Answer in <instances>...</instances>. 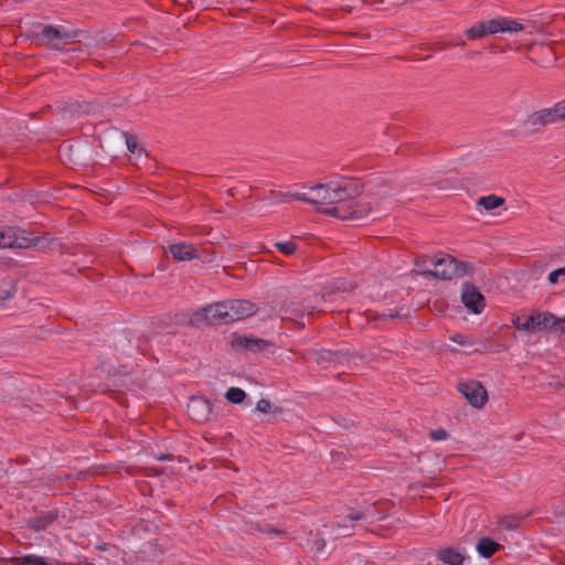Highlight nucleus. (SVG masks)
I'll return each mask as SVG.
<instances>
[{"label":"nucleus","mask_w":565,"mask_h":565,"mask_svg":"<svg viewBox=\"0 0 565 565\" xmlns=\"http://www.w3.org/2000/svg\"><path fill=\"white\" fill-rule=\"evenodd\" d=\"M17 291L15 286L10 280L0 281V302L13 297Z\"/></svg>","instance_id":"25"},{"label":"nucleus","mask_w":565,"mask_h":565,"mask_svg":"<svg viewBox=\"0 0 565 565\" xmlns=\"http://www.w3.org/2000/svg\"><path fill=\"white\" fill-rule=\"evenodd\" d=\"M312 193H318V201H320V205H326L328 201L329 194V183L322 184L318 183L311 188Z\"/></svg>","instance_id":"26"},{"label":"nucleus","mask_w":565,"mask_h":565,"mask_svg":"<svg viewBox=\"0 0 565 565\" xmlns=\"http://www.w3.org/2000/svg\"><path fill=\"white\" fill-rule=\"evenodd\" d=\"M448 436H449V434L445 428L434 429V430H430V433H429L430 439L435 440V441L445 440L448 438Z\"/></svg>","instance_id":"33"},{"label":"nucleus","mask_w":565,"mask_h":565,"mask_svg":"<svg viewBox=\"0 0 565 565\" xmlns=\"http://www.w3.org/2000/svg\"><path fill=\"white\" fill-rule=\"evenodd\" d=\"M335 182V189L339 194V199H341V203L363 202L362 200H356L363 191V183L360 182V180L343 178Z\"/></svg>","instance_id":"12"},{"label":"nucleus","mask_w":565,"mask_h":565,"mask_svg":"<svg viewBox=\"0 0 565 565\" xmlns=\"http://www.w3.org/2000/svg\"><path fill=\"white\" fill-rule=\"evenodd\" d=\"M437 558L446 565H463L466 561L465 554L451 546L439 548Z\"/></svg>","instance_id":"18"},{"label":"nucleus","mask_w":565,"mask_h":565,"mask_svg":"<svg viewBox=\"0 0 565 565\" xmlns=\"http://www.w3.org/2000/svg\"><path fill=\"white\" fill-rule=\"evenodd\" d=\"M275 247L286 256H291L296 253L298 246L292 241L288 242H277L275 243Z\"/></svg>","instance_id":"27"},{"label":"nucleus","mask_w":565,"mask_h":565,"mask_svg":"<svg viewBox=\"0 0 565 565\" xmlns=\"http://www.w3.org/2000/svg\"><path fill=\"white\" fill-rule=\"evenodd\" d=\"M558 318L552 312H535L532 316L525 318V324L523 328L526 332H537L543 330L556 329Z\"/></svg>","instance_id":"13"},{"label":"nucleus","mask_w":565,"mask_h":565,"mask_svg":"<svg viewBox=\"0 0 565 565\" xmlns=\"http://www.w3.org/2000/svg\"><path fill=\"white\" fill-rule=\"evenodd\" d=\"M270 345L271 343L269 341L253 335L234 334L232 340V348L236 351H250L257 353L265 351Z\"/></svg>","instance_id":"15"},{"label":"nucleus","mask_w":565,"mask_h":565,"mask_svg":"<svg viewBox=\"0 0 565 565\" xmlns=\"http://www.w3.org/2000/svg\"><path fill=\"white\" fill-rule=\"evenodd\" d=\"M168 252L177 262H188L200 259L201 262H212V257L203 256L195 245L186 242L173 243L168 246Z\"/></svg>","instance_id":"11"},{"label":"nucleus","mask_w":565,"mask_h":565,"mask_svg":"<svg viewBox=\"0 0 565 565\" xmlns=\"http://www.w3.org/2000/svg\"><path fill=\"white\" fill-rule=\"evenodd\" d=\"M380 317H381V318L387 317V318L394 319V318H401L402 316H401L399 313H397V312H392V311L390 310V312H387V313H383V315H381Z\"/></svg>","instance_id":"45"},{"label":"nucleus","mask_w":565,"mask_h":565,"mask_svg":"<svg viewBox=\"0 0 565 565\" xmlns=\"http://www.w3.org/2000/svg\"><path fill=\"white\" fill-rule=\"evenodd\" d=\"M486 35H489V32H488V29L486 25V21L479 22L478 24L471 26L470 29H468L466 31V36L469 40L481 39Z\"/></svg>","instance_id":"23"},{"label":"nucleus","mask_w":565,"mask_h":565,"mask_svg":"<svg viewBox=\"0 0 565 565\" xmlns=\"http://www.w3.org/2000/svg\"><path fill=\"white\" fill-rule=\"evenodd\" d=\"M343 535H344V536H349V535H351V533H347V532H344V533H343Z\"/></svg>","instance_id":"52"},{"label":"nucleus","mask_w":565,"mask_h":565,"mask_svg":"<svg viewBox=\"0 0 565 565\" xmlns=\"http://www.w3.org/2000/svg\"><path fill=\"white\" fill-rule=\"evenodd\" d=\"M227 301V308H228V317L231 323L234 321L243 320L248 317L254 316L258 308L257 306L245 299H232L226 300Z\"/></svg>","instance_id":"14"},{"label":"nucleus","mask_w":565,"mask_h":565,"mask_svg":"<svg viewBox=\"0 0 565 565\" xmlns=\"http://www.w3.org/2000/svg\"><path fill=\"white\" fill-rule=\"evenodd\" d=\"M309 358L317 363L318 365H321L323 363H333V362H351L352 360H363L364 355L356 351H343V350H310L308 352Z\"/></svg>","instance_id":"6"},{"label":"nucleus","mask_w":565,"mask_h":565,"mask_svg":"<svg viewBox=\"0 0 565 565\" xmlns=\"http://www.w3.org/2000/svg\"><path fill=\"white\" fill-rule=\"evenodd\" d=\"M502 20H503V18H497V19H491L489 21H486V25H487L489 35L495 34L499 32H503L504 28H503Z\"/></svg>","instance_id":"28"},{"label":"nucleus","mask_w":565,"mask_h":565,"mask_svg":"<svg viewBox=\"0 0 565 565\" xmlns=\"http://www.w3.org/2000/svg\"><path fill=\"white\" fill-rule=\"evenodd\" d=\"M192 321H205L207 324H227L231 323L228 317L227 301H221L210 305L193 315Z\"/></svg>","instance_id":"5"},{"label":"nucleus","mask_w":565,"mask_h":565,"mask_svg":"<svg viewBox=\"0 0 565 565\" xmlns=\"http://www.w3.org/2000/svg\"><path fill=\"white\" fill-rule=\"evenodd\" d=\"M148 544H149V545H157V541H156V540H154V541H151V542H149Z\"/></svg>","instance_id":"50"},{"label":"nucleus","mask_w":565,"mask_h":565,"mask_svg":"<svg viewBox=\"0 0 565 565\" xmlns=\"http://www.w3.org/2000/svg\"><path fill=\"white\" fill-rule=\"evenodd\" d=\"M511 321L513 327H515L518 330L525 331V329L523 328V326L525 324V320L522 321L521 318L516 316L513 317Z\"/></svg>","instance_id":"40"},{"label":"nucleus","mask_w":565,"mask_h":565,"mask_svg":"<svg viewBox=\"0 0 565 565\" xmlns=\"http://www.w3.org/2000/svg\"><path fill=\"white\" fill-rule=\"evenodd\" d=\"M332 529H348V525L347 524H342V523H332L331 525Z\"/></svg>","instance_id":"46"},{"label":"nucleus","mask_w":565,"mask_h":565,"mask_svg":"<svg viewBox=\"0 0 565 565\" xmlns=\"http://www.w3.org/2000/svg\"><path fill=\"white\" fill-rule=\"evenodd\" d=\"M458 392L476 408H482L488 402V392L479 381H469L457 385Z\"/></svg>","instance_id":"8"},{"label":"nucleus","mask_w":565,"mask_h":565,"mask_svg":"<svg viewBox=\"0 0 565 565\" xmlns=\"http://www.w3.org/2000/svg\"><path fill=\"white\" fill-rule=\"evenodd\" d=\"M105 393L110 394V395H115L116 394V392L114 390H107V391H105Z\"/></svg>","instance_id":"48"},{"label":"nucleus","mask_w":565,"mask_h":565,"mask_svg":"<svg viewBox=\"0 0 565 565\" xmlns=\"http://www.w3.org/2000/svg\"><path fill=\"white\" fill-rule=\"evenodd\" d=\"M252 529H254L258 532H262V533H269V534H277V535H282L285 533L281 530L273 527L268 523H260V522L255 523V525H253Z\"/></svg>","instance_id":"29"},{"label":"nucleus","mask_w":565,"mask_h":565,"mask_svg":"<svg viewBox=\"0 0 565 565\" xmlns=\"http://www.w3.org/2000/svg\"><path fill=\"white\" fill-rule=\"evenodd\" d=\"M502 22H503V28H504L503 32L516 33L524 29L523 24L519 23L515 20H510L508 18H503Z\"/></svg>","instance_id":"30"},{"label":"nucleus","mask_w":565,"mask_h":565,"mask_svg":"<svg viewBox=\"0 0 565 565\" xmlns=\"http://www.w3.org/2000/svg\"><path fill=\"white\" fill-rule=\"evenodd\" d=\"M213 404L210 399L203 396H193L191 397L186 412L190 418L198 423L204 424L211 419L212 416Z\"/></svg>","instance_id":"10"},{"label":"nucleus","mask_w":565,"mask_h":565,"mask_svg":"<svg viewBox=\"0 0 565 565\" xmlns=\"http://www.w3.org/2000/svg\"><path fill=\"white\" fill-rule=\"evenodd\" d=\"M561 120H565V98L552 108L534 111L527 117L525 124L531 127L532 131H537L547 125Z\"/></svg>","instance_id":"4"},{"label":"nucleus","mask_w":565,"mask_h":565,"mask_svg":"<svg viewBox=\"0 0 565 565\" xmlns=\"http://www.w3.org/2000/svg\"><path fill=\"white\" fill-rule=\"evenodd\" d=\"M335 186V181L329 182L328 206L317 209L318 212L351 222H360L370 214L372 207L369 202L341 203Z\"/></svg>","instance_id":"1"},{"label":"nucleus","mask_w":565,"mask_h":565,"mask_svg":"<svg viewBox=\"0 0 565 565\" xmlns=\"http://www.w3.org/2000/svg\"><path fill=\"white\" fill-rule=\"evenodd\" d=\"M430 263V258L426 257V256H423V257H417L414 262L415 266L416 267H419L422 268V271L425 270V269H428L427 268V264Z\"/></svg>","instance_id":"38"},{"label":"nucleus","mask_w":565,"mask_h":565,"mask_svg":"<svg viewBox=\"0 0 565 565\" xmlns=\"http://www.w3.org/2000/svg\"><path fill=\"white\" fill-rule=\"evenodd\" d=\"M83 105L79 102H67L62 106H58V109L63 113H70L71 115H76L82 110Z\"/></svg>","instance_id":"31"},{"label":"nucleus","mask_w":565,"mask_h":565,"mask_svg":"<svg viewBox=\"0 0 565 565\" xmlns=\"http://www.w3.org/2000/svg\"><path fill=\"white\" fill-rule=\"evenodd\" d=\"M376 3L382 4L384 0H374Z\"/></svg>","instance_id":"51"},{"label":"nucleus","mask_w":565,"mask_h":565,"mask_svg":"<svg viewBox=\"0 0 565 565\" xmlns=\"http://www.w3.org/2000/svg\"><path fill=\"white\" fill-rule=\"evenodd\" d=\"M522 520L523 518L519 515H504L499 519L498 526L501 530L513 531L520 526Z\"/></svg>","instance_id":"22"},{"label":"nucleus","mask_w":565,"mask_h":565,"mask_svg":"<svg viewBox=\"0 0 565 565\" xmlns=\"http://www.w3.org/2000/svg\"><path fill=\"white\" fill-rule=\"evenodd\" d=\"M168 266H169V258L164 257L159 262L157 269L163 271L168 268Z\"/></svg>","instance_id":"42"},{"label":"nucleus","mask_w":565,"mask_h":565,"mask_svg":"<svg viewBox=\"0 0 565 565\" xmlns=\"http://www.w3.org/2000/svg\"><path fill=\"white\" fill-rule=\"evenodd\" d=\"M344 519L349 521H361L365 519V514L361 511H356L348 514Z\"/></svg>","instance_id":"39"},{"label":"nucleus","mask_w":565,"mask_h":565,"mask_svg":"<svg viewBox=\"0 0 565 565\" xmlns=\"http://www.w3.org/2000/svg\"><path fill=\"white\" fill-rule=\"evenodd\" d=\"M434 269H425L419 274L425 277H433L441 280H450L463 276H470L475 273L472 263L455 258L449 254L439 253L430 258Z\"/></svg>","instance_id":"2"},{"label":"nucleus","mask_w":565,"mask_h":565,"mask_svg":"<svg viewBox=\"0 0 565 565\" xmlns=\"http://www.w3.org/2000/svg\"><path fill=\"white\" fill-rule=\"evenodd\" d=\"M504 203H505L504 198L498 196L495 194L481 196L478 199V202H477V204L479 206H482L487 211L495 210V209L502 206Z\"/></svg>","instance_id":"21"},{"label":"nucleus","mask_w":565,"mask_h":565,"mask_svg":"<svg viewBox=\"0 0 565 565\" xmlns=\"http://www.w3.org/2000/svg\"><path fill=\"white\" fill-rule=\"evenodd\" d=\"M10 563L11 565H52L47 558L34 554L13 556Z\"/></svg>","instance_id":"20"},{"label":"nucleus","mask_w":565,"mask_h":565,"mask_svg":"<svg viewBox=\"0 0 565 565\" xmlns=\"http://www.w3.org/2000/svg\"><path fill=\"white\" fill-rule=\"evenodd\" d=\"M58 519V511L56 509L43 511L40 514L25 520L29 529L40 532L45 531Z\"/></svg>","instance_id":"16"},{"label":"nucleus","mask_w":565,"mask_h":565,"mask_svg":"<svg viewBox=\"0 0 565 565\" xmlns=\"http://www.w3.org/2000/svg\"><path fill=\"white\" fill-rule=\"evenodd\" d=\"M461 301L472 313L479 315L486 307V298L475 284L466 281L462 285Z\"/></svg>","instance_id":"9"},{"label":"nucleus","mask_w":565,"mask_h":565,"mask_svg":"<svg viewBox=\"0 0 565 565\" xmlns=\"http://www.w3.org/2000/svg\"><path fill=\"white\" fill-rule=\"evenodd\" d=\"M256 409L260 413L267 414L273 411V406L268 399L262 398L257 402Z\"/></svg>","instance_id":"34"},{"label":"nucleus","mask_w":565,"mask_h":565,"mask_svg":"<svg viewBox=\"0 0 565 565\" xmlns=\"http://www.w3.org/2000/svg\"><path fill=\"white\" fill-rule=\"evenodd\" d=\"M274 412H275V413H279V414H280V413H281V408H279V407H275V408H274Z\"/></svg>","instance_id":"49"},{"label":"nucleus","mask_w":565,"mask_h":565,"mask_svg":"<svg viewBox=\"0 0 565 565\" xmlns=\"http://www.w3.org/2000/svg\"><path fill=\"white\" fill-rule=\"evenodd\" d=\"M39 26L41 31H31L28 33V38L53 50H61L64 45L74 42L79 34V31L65 29L63 25L39 24Z\"/></svg>","instance_id":"3"},{"label":"nucleus","mask_w":565,"mask_h":565,"mask_svg":"<svg viewBox=\"0 0 565 565\" xmlns=\"http://www.w3.org/2000/svg\"><path fill=\"white\" fill-rule=\"evenodd\" d=\"M247 397L244 390L239 387H230L225 393V398L232 404H241Z\"/></svg>","instance_id":"24"},{"label":"nucleus","mask_w":565,"mask_h":565,"mask_svg":"<svg viewBox=\"0 0 565 565\" xmlns=\"http://www.w3.org/2000/svg\"><path fill=\"white\" fill-rule=\"evenodd\" d=\"M286 196H291L296 200H299V201H303V202H307L308 203V200H309V195H307L306 193H299V192H296L294 194H285Z\"/></svg>","instance_id":"41"},{"label":"nucleus","mask_w":565,"mask_h":565,"mask_svg":"<svg viewBox=\"0 0 565 565\" xmlns=\"http://www.w3.org/2000/svg\"><path fill=\"white\" fill-rule=\"evenodd\" d=\"M12 235H14L12 226H7L2 231H0V248H10V245H8V241L12 239Z\"/></svg>","instance_id":"32"},{"label":"nucleus","mask_w":565,"mask_h":565,"mask_svg":"<svg viewBox=\"0 0 565 565\" xmlns=\"http://www.w3.org/2000/svg\"><path fill=\"white\" fill-rule=\"evenodd\" d=\"M125 138L128 150L134 153L138 149L137 138L130 134H125Z\"/></svg>","instance_id":"36"},{"label":"nucleus","mask_w":565,"mask_h":565,"mask_svg":"<svg viewBox=\"0 0 565 565\" xmlns=\"http://www.w3.org/2000/svg\"><path fill=\"white\" fill-rule=\"evenodd\" d=\"M308 203L313 205H320V201H318V193H312V195H309Z\"/></svg>","instance_id":"44"},{"label":"nucleus","mask_w":565,"mask_h":565,"mask_svg":"<svg viewBox=\"0 0 565 565\" xmlns=\"http://www.w3.org/2000/svg\"><path fill=\"white\" fill-rule=\"evenodd\" d=\"M502 548V545L491 537L483 536L477 543V552L484 558L492 557L498 551Z\"/></svg>","instance_id":"19"},{"label":"nucleus","mask_w":565,"mask_h":565,"mask_svg":"<svg viewBox=\"0 0 565 565\" xmlns=\"http://www.w3.org/2000/svg\"><path fill=\"white\" fill-rule=\"evenodd\" d=\"M555 330H559L562 333H565V318H563V319L558 318Z\"/></svg>","instance_id":"43"},{"label":"nucleus","mask_w":565,"mask_h":565,"mask_svg":"<svg viewBox=\"0 0 565 565\" xmlns=\"http://www.w3.org/2000/svg\"><path fill=\"white\" fill-rule=\"evenodd\" d=\"M170 458H171V456H170V455L164 454V455H160V456L158 457V460H159V461H164V460H169Z\"/></svg>","instance_id":"47"},{"label":"nucleus","mask_w":565,"mask_h":565,"mask_svg":"<svg viewBox=\"0 0 565 565\" xmlns=\"http://www.w3.org/2000/svg\"><path fill=\"white\" fill-rule=\"evenodd\" d=\"M278 313L282 320L294 321L302 329L306 327V322L300 320L305 317H312L315 315V307L305 306L297 300H286L281 303Z\"/></svg>","instance_id":"7"},{"label":"nucleus","mask_w":565,"mask_h":565,"mask_svg":"<svg viewBox=\"0 0 565 565\" xmlns=\"http://www.w3.org/2000/svg\"><path fill=\"white\" fill-rule=\"evenodd\" d=\"M451 340L459 344V345H467V344H473L475 342L470 341L468 337L461 334V333H457L455 334Z\"/></svg>","instance_id":"37"},{"label":"nucleus","mask_w":565,"mask_h":565,"mask_svg":"<svg viewBox=\"0 0 565 565\" xmlns=\"http://www.w3.org/2000/svg\"><path fill=\"white\" fill-rule=\"evenodd\" d=\"M562 276H565V267H561V268H557V269L551 271L548 274L547 279H548V281L551 284H557L558 282V278L562 277Z\"/></svg>","instance_id":"35"},{"label":"nucleus","mask_w":565,"mask_h":565,"mask_svg":"<svg viewBox=\"0 0 565 565\" xmlns=\"http://www.w3.org/2000/svg\"><path fill=\"white\" fill-rule=\"evenodd\" d=\"M14 235L12 239L8 241L10 248H30L40 245L42 238L40 236H32L30 232L20 227H13Z\"/></svg>","instance_id":"17"}]
</instances>
